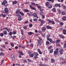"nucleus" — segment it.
Returning <instances> with one entry per match:
<instances>
[{"label":"nucleus","mask_w":66,"mask_h":66,"mask_svg":"<svg viewBox=\"0 0 66 66\" xmlns=\"http://www.w3.org/2000/svg\"><path fill=\"white\" fill-rule=\"evenodd\" d=\"M40 12H43V11H44V9H40Z\"/></svg>","instance_id":"obj_47"},{"label":"nucleus","mask_w":66,"mask_h":66,"mask_svg":"<svg viewBox=\"0 0 66 66\" xmlns=\"http://www.w3.org/2000/svg\"><path fill=\"white\" fill-rule=\"evenodd\" d=\"M51 23H52V24H55L54 21H52V22Z\"/></svg>","instance_id":"obj_50"},{"label":"nucleus","mask_w":66,"mask_h":66,"mask_svg":"<svg viewBox=\"0 0 66 66\" xmlns=\"http://www.w3.org/2000/svg\"><path fill=\"white\" fill-rule=\"evenodd\" d=\"M59 36L61 38H62L63 39H64V37L63 36V35H59Z\"/></svg>","instance_id":"obj_20"},{"label":"nucleus","mask_w":66,"mask_h":66,"mask_svg":"<svg viewBox=\"0 0 66 66\" xmlns=\"http://www.w3.org/2000/svg\"><path fill=\"white\" fill-rule=\"evenodd\" d=\"M0 36H1L2 37H3V34L2 33L0 34Z\"/></svg>","instance_id":"obj_52"},{"label":"nucleus","mask_w":66,"mask_h":66,"mask_svg":"<svg viewBox=\"0 0 66 66\" xmlns=\"http://www.w3.org/2000/svg\"><path fill=\"white\" fill-rule=\"evenodd\" d=\"M51 63H54V62H55V60L54 59H51Z\"/></svg>","instance_id":"obj_21"},{"label":"nucleus","mask_w":66,"mask_h":66,"mask_svg":"<svg viewBox=\"0 0 66 66\" xmlns=\"http://www.w3.org/2000/svg\"><path fill=\"white\" fill-rule=\"evenodd\" d=\"M48 40H49V41L51 42V43H55V42L54 41H52V40L51 39L49 38L47 39Z\"/></svg>","instance_id":"obj_6"},{"label":"nucleus","mask_w":66,"mask_h":66,"mask_svg":"<svg viewBox=\"0 0 66 66\" xmlns=\"http://www.w3.org/2000/svg\"><path fill=\"white\" fill-rule=\"evenodd\" d=\"M34 21H36L37 20V19H34Z\"/></svg>","instance_id":"obj_60"},{"label":"nucleus","mask_w":66,"mask_h":66,"mask_svg":"<svg viewBox=\"0 0 66 66\" xmlns=\"http://www.w3.org/2000/svg\"><path fill=\"white\" fill-rule=\"evenodd\" d=\"M54 6L57 7V6H58V4H55Z\"/></svg>","instance_id":"obj_58"},{"label":"nucleus","mask_w":66,"mask_h":66,"mask_svg":"<svg viewBox=\"0 0 66 66\" xmlns=\"http://www.w3.org/2000/svg\"><path fill=\"white\" fill-rule=\"evenodd\" d=\"M12 34H13V32L11 31H10L9 33V35L10 36L12 35Z\"/></svg>","instance_id":"obj_37"},{"label":"nucleus","mask_w":66,"mask_h":66,"mask_svg":"<svg viewBox=\"0 0 66 66\" xmlns=\"http://www.w3.org/2000/svg\"><path fill=\"white\" fill-rule=\"evenodd\" d=\"M46 30V28L45 27H43L42 28V30L43 32H44Z\"/></svg>","instance_id":"obj_4"},{"label":"nucleus","mask_w":66,"mask_h":66,"mask_svg":"<svg viewBox=\"0 0 66 66\" xmlns=\"http://www.w3.org/2000/svg\"><path fill=\"white\" fill-rule=\"evenodd\" d=\"M57 11L59 13H61V10L60 9H57Z\"/></svg>","instance_id":"obj_33"},{"label":"nucleus","mask_w":66,"mask_h":66,"mask_svg":"<svg viewBox=\"0 0 66 66\" xmlns=\"http://www.w3.org/2000/svg\"><path fill=\"white\" fill-rule=\"evenodd\" d=\"M28 61L29 62H32V61L31 60H30L29 59H28Z\"/></svg>","instance_id":"obj_56"},{"label":"nucleus","mask_w":66,"mask_h":66,"mask_svg":"<svg viewBox=\"0 0 66 66\" xmlns=\"http://www.w3.org/2000/svg\"><path fill=\"white\" fill-rule=\"evenodd\" d=\"M61 14L63 15H66V13L64 11H62L61 12Z\"/></svg>","instance_id":"obj_19"},{"label":"nucleus","mask_w":66,"mask_h":66,"mask_svg":"<svg viewBox=\"0 0 66 66\" xmlns=\"http://www.w3.org/2000/svg\"><path fill=\"white\" fill-rule=\"evenodd\" d=\"M61 6L62 7H63V9L65 10H66V6L63 4H61Z\"/></svg>","instance_id":"obj_10"},{"label":"nucleus","mask_w":66,"mask_h":66,"mask_svg":"<svg viewBox=\"0 0 66 66\" xmlns=\"http://www.w3.org/2000/svg\"><path fill=\"white\" fill-rule=\"evenodd\" d=\"M7 3V2L6 0L2 2V4L3 5H5V4Z\"/></svg>","instance_id":"obj_1"},{"label":"nucleus","mask_w":66,"mask_h":66,"mask_svg":"<svg viewBox=\"0 0 66 66\" xmlns=\"http://www.w3.org/2000/svg\"><path fill=\"white\" fill-rule=\"evenodd\" d=\"M31 4L32 5H35V6H37V5H39V4H35V3L33 2H31Z\"/></svg>","instance_id":"obj_9"},{"label":"nucleus","mask_w":66,"mask_h":66,"mask_svg":"<svg viewBox=\"0 0 66 66\" xmlns=\"http://www.w3.org/2000/svg\"><path fill=\"white\" fill-rule=\"evenodd\" d=\"M30 46H31V47H33V44H31L30 45Z\"/></svg>","instance_id":"obj_59"},{"label":"nucleus","mask_w":66,"mask_h":66,"mask_svg":"<svg viewBox=\"0 0 66 66\" xmlns=\"http://www.w3.org/2000/svg\"><path fill=\"white\" fill-rule=\"evenodd\" d=\"M50 35L49 34H48L47 37V39H48L49 38V37H50Z\"/></svg>","instance_id":"obj_40"},{"label":"nucleus","mask_w":66,"mask_h":66,"mask_svg":"<svg viewBox=\"0 0 66 66\" xmlns=\"http://www.w3.org/2000/svg\"><path fill=\"white\" fill-rule=\"evenodd\" d=\"M46 45H49V42L48 41H47L46 42Z\"/></svg>","instance_id":"obj_49"},{"label":"nucleus","mask_w":66,"mask_h":66,"mask_svg":"<svg viewBox=\"0 0 66 66\" xmlns=\"http://www.w3.org/2000/svg\"><path fill=\"white\" fill-rule=\"evenodd\" d=\"M33 26V25L32 24H29V26L30 27V28H31V27H32Z\"/></svg>","instance_id":"obj_44"},{"label":"nucleus","mask_w":66,"mask_h":66,"mask_svg":"<svg viewBox=\"0 0 66 66\" xmlns=\"http://www.w3.org/2000/svg\"><path fill=\"white\" fill-rule=\"evenodd\" d=\"M47 0L48 1H50V2H52V3H53L54 2V0Z\"/></svg>","instance_id":"obj_28"},{"label":"nucleus","mask_w":66,"mask_h":66,"mask_svg":"<svg viewBox=\"0 0 66 66\" xmlns=\"http://www.w3.org/2000/svg\"><path fill=\"white\" fill-rule=\"evenodd\" d=\"M27 14L28 15V16H30L31 14L29 13H27Z\"/></svg>","instance_id":"obj_61"},{"label":"nucleus","mask_w":66,"mask_h":66,"mask_svg":"<svg viewBox=\"0 0 66 66\" xmlns=\"http://www.w3.org/2000/svg\"><path fill=\"white\" fill-rule=\"evenodd\" d=\"M20 14H16V16H17V17H19V16H20Z\"/></svg>","instance_id":"obj_53"},{"label":"nucleus","mask_w":66,"mask_h":66,"mask_svg":"<svg viewBox=\"0 0 66 66\" xmlns=\"http://www.w3.org/2000/svg\"><path fill=\"white\" fill-rule=\"evenodd\" d=\"M53 11L54 12H55V8H54L53 9Z\"/></svg>","instance_id":"obj_51"},{"label":"nucleus","mask_w":66,"mask_h":66,"mask_svg":"<svg viewBox=\"0 0 66 66\" xmlns=\"http://www.w3.org/2000/svg\"><path fill=\"white\" fill-rule=\"evenodd\" d=\"M18 2L17 1H13L12 3V4L13 5H14V4H17Z\"/></svg>","instance_id":"obj_12"},{"label":"nucleus","mask_w":66,"mask_h":66,"mask_svg":"<svg viewBox=\"0 0 66 66\" xmlns=\"http://www.w3.org/2000/svg\"><path fill=\"white\" fill-rule=\"evenodd\" d=\"M21 16V15L20 16H19V18L18 19V20L19 21H20V20H21L22 18Z\"/></svg>","instance_id":"obj_16"},{"label":"nucleus","mask_w":66,"mask_h":66,"mask_svg":"<svg viewBox=\"0 0 66 66\" xmlns=\"http://www.w3.org/2000/svg\"><path fill=\"white\" fill-rule=\"evenodd\" d=\"M48 23H51L52 22V21H51V20L48 19Z\"/></svg>","instance_id":"obj_41"},{"label":"nucleus","mask_w":66,"mask_h":66,"mask_svg":"<svg viewBox=\"0 0 66 66\" xmlns=\"http://www.w3.org/2000/svg\"><path fill=\"white\" fill-rule=\"evenodd\" d=\"M62 19L64 21H65L66 20V16H64L62 18Z\"/></svg>","instance_id":"obj_24"},{"label":"nucleus","mask_w":66,"mask_h":66,"mask_svg":"<svg viewBox=\"0 0 66 66\" xmlns=\"http://www.w3.org/2000/svg\"><path fill=\"white\" fill-rule=\"evenodd\" d=\"M28 35H31L32 34H34V33L32 32H29L28 33Z\"/></svg>","instance_id":"obj_17"},{"label":"nucleus","mask_w":66,"mask_h":66,"mask_svg":"<svg viewBox=\"0 0 66 66\" xmlns=\"http://www.w3.org/2000/svg\"><path fill=\"white\" fill-rule=\"evenodd\" d=\"M1 15H2V16H3V17H5L6 16V15L5 14H1Z\"/></svg>","instance_id":"obj_31"},{"label":"nucleus","mask_w":66,"mask_h":66,"mask_svg":"<svg viewBox=\"0 0 66 66\" xmlns=\"http://www.w3.org/2000/svg\"><path fill=\"white\" fill-rule=\"evenodd\" d=\"M38 52H39V54H42V52L40 51V50L38 49Z\"/></svg>","instance_id":"obj_29"},{"label":"nucleus","mask_w":66,"mask_h":66,"mask_svg":"<svg viewBox=\"0 0 66 66\" xmlns=\"http://www.w3.org/2000/svg\"><path fill=\"white\" fill-rule=\"evenodd\" d=\"M21 32L22 34V35H23V30H21Z\"/></svg>","instance_id":"obj_57"},{"label":"nucleus","mask_w":66,"mask_h":66,"mask_svg":"<svg viewBox=\"0 0 66 66\" xmlns=\"http://www.w3.org/2000/svg\"><path fill=\"white\" fill-rule=\"evenodd\" d=\"M52 47V46L49 47H48V49H49V50H50V49H51Z\"/></svg>","instance_id":"obj_48"},{"label":"nucleus","mask_w":66,"mask_h":66,"mask_svg":"<svg viewBox=\"0 0 66 66\" xmlns=\"http://www.w3.org/2000/svg\"><path fill=\"white\" fill-rule=\"evenodd\" d=\"M30 8H31V9H32V10H35V8L34 7H32V6L31 5H30Z\"/></svg>","instance_id":"obj_22"},{"label":"nucleus","mask_w":66,"mask_h":66,"mask_svg":"<svg viewBox=\"0 0 66 66\" xmlns=\"http://www.w3.org/2000/svg\"><path fill=\"white\" fill-rule=\"evenodd\" d=\"M0 55H2V56H3V55H4V53H3L2 52L0 53Z\"/></svg>","instance_id":"obj_42"},{"label":"nucleus","mask_w":66,"mask_h":66,"mask_svg":"<svg viewBox=\"0 0 66 66\" xmlns=\"http://www.w3.org/2000/svg\"><path fill=\"white\" fill-rule=\"evenodd\" d=\"M3 30H6L7 32H10L11 31V29H8L7 27H5L4 28H3Z\"/></svg>","instance_id":"obj_2"},{"label":"nucleus","mask_w":66,"mask_h":66,"mask_svg":"<svg viewBox=\"0 0 66 66\" xmlns=\"http://www.w3.org/2000/svg\"><path fill=\"white\" fill-rule=\"evenodd\" d=\"M38 42L39 45H42V42L40 40H38Z\"/></svg>","instance_id":"obj_14"},{"label":"nucleus","mask_w":66,"mask_h":66,"mask_svg":"<svg viewBox=\"0 0 66 66\" xmlns=\"http://www.w3.org/2000/svg\"><path fill=\"white\" fill-rule=\"evenodd\" d=\"M20 11L19 10V9H18L16 12V14H18V13H20Z\"/></svg>","instance_id":"obj_23"},{"label":"nucleus","mask_w":66,"mask_h":66,"mask_svg":"<svg viewBox=\"0 0 66 66\" xmlns=\"http://www.w3.org/2000/svg\"><path fill=\"white\" fill-rule=\"evenodd\" d=\"M11 46H12V47H14V44L12 43H11Z\"/></svg>","instance_id":"obj_43"},{"label":"nucleus","mask_w":66,"mask_h":66,"mask_svg":"<svg viewBox=\"0 0 66 66\" xmlns=\"http://www.w3.org/2000/svg\"><path fill=\"white\" fill-rule=\"evenodd\" d=\"M46 28L47 29H51V27H50L49 26H46Z\"/></svg>","instance_id":"obj_30"},{"label":"nucleus","mask_w":66,"mask_h":66,"mask_svg":"<svg viewBox=\"0 0 66 66\" xmlns=\"http://www.w3.org/2000/svg\"><path fill=\"white\" fill-rule=\"evenodd\" d=\"M47 7H48V9H51L52 6L51 5H49L48 6H47Z\"/></svg>","instance_id":"obj_32"},{"label":"nucleus","mask_w":66,"mask_h":66,"mask_svg":"<svg viewBox=\"0 0 66 66\" xmlns=\"http://www.w3.org/2000/svg\"><path fill=\"white\" fill-rule=\"evenodd\" d=\"M5 12L6 14H9V10L7 8H5L4 9Z\"/></svg>","instance_id":"obj_3"},{"label":"nucleus","mask_w":66,"mask_h":66,"mask_svg":"<svg viewBox=\"0 0 66 66\" xmlns=\"http://www.w3.org/2000/svg\"><path fill=\"white\" fill-rule=\"evenodd\" d=\"M33 53L34 55L35 56H37L38 55V54L36 52H34Z\"/></svg>","instance_id":"obj_13"},{"label":"nucleus","mask_w":66,"mask_h":66,"mask_svg":"<svg viewBox=\"0 0 66 66\" xmlns=\"http://www.w3.org/2000/svg\"><path fill=\"white\" fill-rule=\"evenodd\" d=\"M63 49L62 48L61 49V50L59 51V52L60 54H63Z\"/></svg>","instance_id":"obj_8"},{"label":"nucleus","mask_w":66,"mask_h":66,"mask_svg":"<svg viewBox=\"0 0 66 66\" xmlns=\"http://www.w3.org/2000/svg\"><path fill=\"white\" fill-rule=\"evenodd\" d=\"M24 12H29V10H28V9H25L24 10Z\"/></svg>","instance_id":"obj_34"},{"label":"nucleus","mask_w":66,"mask_h":66,"mask_svg":"<svg viewBox=\"0 0 66 66\" xmlns=\"http://www.w3.org/2000/svg\"><path fill=\"white\" fill-rule=\"evenodd\" d=\"M23 28L24 29H27V26H24Z\"/></svg>","instance_id":"obj_64"},{"label":"nucleus","mask_w":66,"mask_h":66,"mask_svg":"<svg viewBox=\"0 0 66 66\" xmlns=\"http://www.w3.org/2000/svg\"><path fill=\"white\" fill-rule=\"evenodd\" d=\"M11 58L12 60H15V56L13 54H11Z\"/></svg>","instance_id":"obj_5"},{"label":"nucleus","mask_w":66,"mask_h":66,"mask_svg":"<svg viewBox=\"0 0 66 66\" xmlns=\"http://www.w3.org/2000/svg\"><path fill=\"white\" fill-rule=\"evenodd\" d=\"M60 24L61 26H63V23L62 22H61L60 23Z\"/></svg>","instance_id":"obj_62"},{"label":"nucleus","mask_w":66,"mask_h":66,"mask_svg":"<svg viewBox=\"0 0 66 66\" xmlns=\"http://www.w3.org/2000/svg\"><path fill=\"white\" fill-rule=\"evenodd\" d=\"M29 56L30 57H33V56H34V54H32L30 55H29Z\"/></svg>","instance_id":"obj_36"},{"label":"nucleus","mask_w":66,"mask_h":66,"mask_svg":"<svg viewBox=\"0 0 66 66\" xmlns=\"http://www.w3.org/2000/svg\"><path fill=\"white\" fill-rule=\"evenodd\" d=\"M63 33L64 35H66V30H63Z\"/></svg>","instance_id":"obj_27"},{"label":"nucleus","mask_w":66,"mask_h":66,"mask_svg":"<svg viewBox=\"0 0 66 66\" xmlns=\"http://www.w3.org/2000/svg\"><path fill=\"white\" fill-rule=\"evenodd\" d=\"M26 38V36H23L22 37V39H24V38Z\"/></svg>","instance_id":"obj_54"},{"label":"nucleus","mask_w":66,"mask_h":66,"mask_svg":"<svg viewBox=\"0 0 66 66\" xmlns=\"http://www.w3.org/2000/svg\"><path fill=\"white\" fill-rule=\"evenodd\" d=\"M28 53L29 55H30V54H32V52L31 51H28Z\"/></svg>","instance_id":"obj_45"},{"label":"nucleus","mask_w":66,"mask_h":66,"mask_svg":"<svg viewBox=\"0 0 66 66\" xmlns=\"http://www.w3.org/2000/svg\"><path fill=\"white\" fill-rule=\"evenodd\" d=\"M20 54V55H23V53H22V52L21 51H19L18 52Z\"/></svg>","instance_id":"obj_15"},{"label":"nucleus","mask_w":66,"mask_h":66,"mask_svg":"<svg viewBox=\"0 0 66 66\" xmlns=\"http://www.w3.org/2000/svg\"><path fill=\"white\" fill-rule=\"evenodd\" d=\"M13 34V35H15V34H16V32L15 31H13L12 32V34Z\"/></svg>","instance_id":"obj_35"},{"label":"nucleus","mask_w":66,"mask_h":66,"mask_svg":"<svg viewBox=\"0 0 66 66\" xmlns=\"http://www.w3.org/2000/svg\"><path fill=\"white\" fill-rule=\"evenodd\" d=\"M53 49H52L50 51V53H52L53 52Z\"/></svg>","instance_id":"obj_38"},{"label":"nucleus","mask_w":66,"mask_h":66,"mask_svg":"<svg viewBox=\"0 0 66 66\" xmlns=\"http://www.w3.org/2000/svg\"><path fill=\"white\" fill-rule=\"evenodd\" d=\"M64 47L66 48V44L65 43H64Z\"/></svg>","instance_id":"obj_63"},{"label":"nucleus","mask_w":66,"mask_h":66,"mask_svg":"<svg viewBox=\"0 0 66 66\" xmlns=\"http://www.w3.org/2000/svg\"><path fill=\"white\" fill-rule=\"evenodd\" d=\"M50 3V2H47L45 3V5L46 6L48 7L49 5V4Z\"/></svg>","instance_id":"obj_11"},{"label":"nucleus","mask_w":66,"mask_h":66,"mask_svg":"<svg viewBox=\"0 0 66 66\" xmlns=\"http://www.w3.org/2000/svg\"><path fill=\"white\" fill-rule=\"evenodd\" d=\"M60 40H56V43L57 44L58 43H60Z\"/></svg>","instance_id":"obj_39"},{"label":"nucleus","mask_w":66,"mask_h":66,"mask_svg":"<svg viewBox=\"0 0 66 66\" xmlns=\"http://www.w3.org/2000/svg\"><path fill=\"white\" fill-rule=\"evenodd\" d=\"M33 16H34V17H36L37 18H38V16H37V14L35 13H33Z\"/></svg>","instance_id":"obj_7"},{"label":"nucleus","mask_w":66,"mask_h":66,"mask_svg":"<svg viewBox=\"0 0 66 66\" xmlns=\"http://www.w3.org/2000/svg\"><path fill=\"white\" fill-rule=\"evenodd\" d=\"M3 33L4 35H7V31L6 30H5L3 31Z\"/></svg>","instance_id":"obj_25"},{"label":"nucleus","mask_w":66,"mask_h":66,"mask_svg":"<svg viewBox=\"0 0 66 66\" xmlns=\"http://www.w3.org/2000/svg\"><path fill=\"white\" fill-rule=\"evenodd\" d=\"M20 14L22 16H24V13L23 12H22L21 11H20Z\"/></svg>","instance_id":"obj_26"},{"label":"nucleus","mask_w":66,"mask_h":66,"mask_svg":"<svg viewBox=\"0 0 66 66\" xmlns=\"http://www.w3.org/2000/svg\"><path fill=\"white\" fill-rule=\"evenodd\" d=\"M23 61L25 63H27V60H26V59H24V60H23Z\"/></svg>","instance_id":"obj_55"},{"label":"nucleus","mask_w":66,"mask_h":66,"mask_svg":"<svg viewBox=\"0 0 66 66\" xmlns=\"http://www.w3.org/2000/svg\"><path fill=\"white\" fill-rule=\"evenodd\" d=\"M41 22V23H42L43 24V23H45V21H44V20H42Z\"/></svg>","instance_id":"obj_46"},{"label":"nucleus","mask_w":66,"mask_h":66,"mask_svg":"<svg viewBox=\"0 0 66 66\" xmlns=\"http://www.w3.org/2000/svg\"><path fill=\"white\" fill-rule=\"evenodd\" d=\"M58 52L57 51H55L54 52V54L55 55H57V54Z\"/></svg>","instance_id":"obj_18"}]
</instances>
